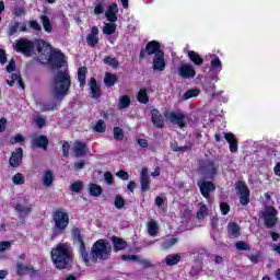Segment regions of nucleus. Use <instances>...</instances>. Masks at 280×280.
<instances>
[{
    "label": "nucleus",
    "mask_w": 280,
    "mask_h": 280,
    "mask_svg": "<svg viewBox=\"0 0 280 280\" xmlns=\"http://www.w3.org/2000/svg\"><path fill=\"white\" fill-rule=\"evenodd\" d=\"M120 258L122 261H140L137 255H121Z\"/></svg>",
    "instance_id": "nucleus-57"
},
{
    "label": "nucleus",
    "mask_w": 280,
    "mask_h": 280,
    "mask_svg": "<svg viewBox=\"0 0 280 280\" xmlns=\"http://www.w3.org/2000/svg\"><path fill=\"white\" fill-rule=\"evenodd\" d=\"M235 189L240 198V205L243 207L250 205V188H248L246 183L242 180L236 182Z\"/></svg>",
    "instance_id": "nucleus-8"
},
{
    "label": "nucleus",
    "mask_w": 280,
    "mask_h": 280,
    "mask_svg": "<svg viewBox=\"0 0 280 280\" xmlns=\"http://www.w3.org/2000/svg\"><path fill=\"white\" fill-rule=\"evenodd\" d=\"M93 130H94V132H98V133L106 132V122H104V120L100 119L98 121H96Z\"/></svg>",
    "instance_id": "nucleus-41"
},
{
    "label": "nucleus",
    "mask_w": 280,
    "mask_h": 280,
    "mask_svg": "<svg viewBox=\"0 0 280 280\" xmlns=\"http://www.w3.org/2000/svg\"><path fill=\"white\" fill-rule=\"evenodd\" d=\"M83 187H84V184L82 182L78 180V182H74L71 184L70 189H71V191H74V194H80V191H82Z\"/></svg>",
    "instance_id": "nucleus-47"
},
{
    "label": "nucleus",
    "mask_w": 280,
    "mask_h": 280,
    "mask_svg": "<svg viewBox=\"0 0 280 280\" xmlns=\"http://www.w3.org/2000/svg\"><path fill=\"white\" fill-rule=\"evenodd\" d=\"M113 132L115 141H124V129L121 127H114Z\"/></svg>",
    "instance_id": "nucleus-43"
},
{
    "label": "nucleus",
    "mask_w": 280,
    "mask_h": 280,
    "mask_svg": "<svg viewBox=\"0 0 280 280\" xmlns=\"http://www.w3.org/2000/svg\"><path fill=\"white\" fill-rule=\"evenodd\" d=\"M188 58L190 62L195 63L196 67H202L205 65V59L196 50L188 51Z\"/></svg>",
    "instance_id": "nucleus-27"
},
{
    "label": "nucleus",
    "mask_w": 280,
    "mask_h": 280,
    "mask_svg": "<svg viewBox=\"0 0 280 280\" xmlns=\"http://www.w3.org/2000/svg\"><path fill=\"white\" fill-rule=\"evenodd\" d=\"M19 22H15V25L9 26V36H14L19 32Z\"/></svg>",
    "instance_id": "nucleus-64"
},
{
    "label": "nucleus",
    "mask_w": 280,
    "mask_h": 280,
    "mask_svg": "<svg viewBox=\"0 0 280 280\" xmlns=\"http://www.w3.org/2000/svg\"><path fill=\"white\" fill-rule=\"evenodd\" d=\"M205 215H207V206L202 205L197 212V218L198 220H201Z\"/></svg>",
    "instance_id": "nucleus-62"
},
{
    "label": "nucleus",
    "mask_w": 280,
    "mask_h": 280,
    "mask_svg": "<svg viewBox=\"0 0 280 280\" xmlns=\"http://www.w3.org/2000/svg\"><path fill=\"white\" fill-rule=\"evenodd\" d=\"M199 95H200V90H198V88H194V89L187 90L183 94L182 100L184 102H187V100H191V97H198Z\"/></svg>",
    "instance_id": "nucleus-32"
},
{
    "label": "nucleus",
    "mask_w": 280,
    "mask_h": 280,
    "mask_svg": "<svg viewBox=\"0 0 280 280\" xmlns=\"http://www.w3.org/2000/svg\"><path fill=\"white\" fill-rule=\"evenodd\" d=\"M147 228L149 235H151L152 237H155L156 233H159V224L154 220L148 222Z\"/></svg>",
    "instance_id": "nucleus-37"
},
{
    "label": "nucleus",
    "mask_w": 280,
    "mask_h": 280,
    "mask_svg": "<svg viewBox=\"0 0 280 280\" xmlns=\"http://www.w3.org/2000/svg\"><path fill=\"white\" fill-rule=\"evenodd\" d=\"M103 62H104V65H108L113 69H119V60H117V58H115V57L106 56L103 59Z\"/></svg>",
    "instance_id": "nucleus-38"
},
{
    "label": "nucleus",
    "mask_w": 280,
    "mask_h": 280,
    "mask_svg": "<svg viewBox=\"0 0 280 280\" xmlns=\"http://www.w3.org/2000/svg\"><path fill=\"white\" fill-rule=\"evenodd\" d=\"M277 213L278 212L275 207H269L266 209V211L262 212L265 226L267 229H272L273 226H276L278 222Z\"/></svg>",
    "instance_id": "nucleus-10"
},
{
    "label": "nucleus",
    "mask_w": 280,
    "mask_h": 280,
    "mask_svg": "<svg viewBox=\"0 0 280 280\" xmlns=\"http://www.w3.org/2000/svg\"><path fill=\"white\" fill-rule=\"evenodd\" d=\"M12 248V243L10 241L0 242V253H4V250H10Z\"/></svg>",
    "instance_id": "nucleus-56"
},
{
    "label": "nucleus",
    "mask_w": 280,
    "mask_h": 280,
    "mask_svg": "<svg viewBox=\"0 0 280 280\" xmlns=\"http://www.w3.org/2000/svg\"><path fill=\"white\" fill-rule=\"evenodd\" d=\"M118 81H119V77L110 72H106L103 79L105 86H107L108 89H110L114 84H117Z\"/></svg>",
    "instance_id": "nucleus-26"
},
{
    "label": "nucleus",
    "mask_w": 280,
    "mask_h": 280,
    "mask_svg": "<svg viewBox=\"0 0 280 280\" xmlns=\"http://www.w3.org/2000/svg\"><path fill=\"white\" fill-rule=\"evenodd\" d=\"M140 187L141 191H150V175H148V167H143L140 175Z\"/></svg>",
    "instance_id": "nucleus-20"
},
{
    "label": "nucleus",
    "mask_w": 280,
    "mask_h": 280,
    "mask_svg": "<svg viewBox=\"0 0 280 280\" xmlns=\"http://www.w3.org/2000/svg\"><path fill=\"white\" fill-rule=\"evenodd\" d=\"M49 65L52 69H62V65H65V54L58 49L51 50Z\"/></svg>",
    "instance_id": "nucleus-12"
},
{
    "label": "nucleus",
    "mask_w": 280,
    "mask_h": 280,
    "mask_svg": "<svg viewBox=\"0 0 280 280\" xmlns=\"http://www.w3.org/2000/svg\"><path fill=\"white\" fill-rule=\"evenodd\" d=\"M223 137L230 145V152H232V154H235V152H237L238 150L237 138H235V135L229 132V133H224Z\"/></svg>",
    "instance_id": "nucleus-24"
},
{
    "label": "nucleus",
    "mask_w": 280,
    "mask_h": 280,
    "mask_svg": "<svg viewBox=\"0 0 280 280\" xmlns=\"http://www.w3.org/2000/svg\"><path fill=\"white\" fill-rule=\"evenodd\" d=\"M40 21L45 32H47L48 34H51V32H54V26L51 25V20H49V16L42 15Z\"/></svg>",
    "instance_id": "nucleus-33"
},
{
    "label": "nucleus",
    "mask_w": 280,
    "mask_h": 280,
    "mask_svg": "<svg viewBox=\"0 0 280 280\" xmlns=\"http://www.w3.org/2000/svg\"><path fill=\"white\" fill-rule=\"evenodd\" d=\"M57 106V103H45L42 105V113H49V110H55Z\"/></svg>",
    "instance_id": "nucleus-48"
},
{
    "label": "nucleus",
    "mask_w": 280,
    "mask_h": 280,
    "mask_svg": "<svg viewBox=\"0 0 280 280\" xmlns=\"http://www.w3.org/2000/svg\"><path fill=\"white\" fill-rule=\"evenodd\" d=\"M177 71L183 80H191L196 78V69L190 63H183Z\"/></svg>",
    "instance_id": "nucleus-13"
},
{
    "label": "nucleus",
    "mask_w": 280,
    "mask_h": 280,
    "mask_svg": "<svg viewBox=\"0 0 280 280\" xmlns=\"http://www.w3.org/2000/svg\"><path fill=\"white\" fill-rule=\"evenodd\" d=\"M25 141V137L23 135L18 133L10 139L11 145H16V143H23Z\"/></svg>",
    "instance_id": "nucleus-49"
},
{
    "label": "nucleus",
    "mask_w": 280,
    "mask_h": 280,
    "mask_svg": "<svg viewBox=\"0 0 280 280\" xmlns=\"http://www.w3.org/2000/svg\"><path fill=\"white\" fill-rule=\"evenodd\" d=\"M116 176L118 178H120L121 180H128V178H130V175L128 174V172L120 170L116 173Z\"/></svg>",
    "instance_id": "nucleus-60"
},
{
    "label": "nucleus",
    "mask_w": 280,
    "mask_h": 280,
    "mask_svg": "<svg viewBox=\"0 0 280 280\" xmlns=\"http://www.w3.org/2000/svg\"><path fill=\"white\" fill-rule=\"evenodd\" d=\"M167 67V63L165 62V52H158L153 57V66L152 69L153 71H165V68Z\"/></svg>",
    "instance_id": "nucleus-15"
},
{
    "label": "nucleus",
    "mask_w": 280,
    "mask_h": 280,
    "mask_svg": "<svg viewBox=\"0 0 280 280\" xmlns=\"http://www.w3.org/2000/svg\"><path fill=\"white\" fill-rule=\"evenodd\" d=\"M179 262H180V254L167 255L165 257L166 266H176Z\"/></svg>",
    "instance_id": "nucleus-36"
},
{
    "label": "nucleus",
    "mask_w": 280,
    "mask_h": 280,
    "mask_svg": "<svg viewBox=\"0 0 280 280\" xmlns=\"http://www.w3.org/2000/svg\"><path fill=\"white\" fill-rule=\"evenodd\" d=\"M90 91L91 95L94 100H100L102 97V90L100 89V84H97V80L95 77L90 79Z\"/></svg>",
    "instance_id": "nucleus-23"
},
{
    "label": "nucleus",
    "mask_w": 280,
    "mask_h": 280,
    "mask_svg": "<svg viewBox=\"0 0 280 280\" xmlns=\"http://www.w3.org/2000/svg\"><path fill=\"white\" fill-rule=\"evenodd\" d=\"M71 150V144L68 141H63L62 144V154L66 159H69V151Z\"/></svg>",
    "instance_id": "nucleus-54"
},
{
    "label": "nucleus",
    "mask_w": 280,
    "mask_h": 280,
    "mask_svg": "<svg viewBox=\"0 0 280 280\" xmlns=\"http://www.w3.org/2000/svg\"><path fill=\"white\" fill-rule=\"evenodd\" d=\"M34 45L36 47L37 54H43V49H45V45H47V43L43 39H37Z\"/></svg>",
    "instance_id": "nucleus-51"
},
{
    "label": "nucleus",
    "mask_w": 280,
    "mask_h": 280,
    "mask_svg": "<svg viewBox=\"0 0 280 280\" xmlns=\"http://www.w3.org/2000/svg\"><path fill=\"white\" fill-rule=\"evenodd\" d=\"M16 80H19V73H12L11 80H7V84L9 86H14V84L16 83Z\"/></svg>",
    "instance_id": "nucleus-63"
},
{
    "label": "nucleus",
    "mask_w": 280,
    "mask_h": 280,
    "mask_svg": "<svg viewBox=\"0 0 280 280\" xmlns=\"http://www.w3.org/2000/svg\"><path fill=\"white\" fill-rule=\"evenodd\" d=\"M137 100L140 104H149L150 102V96H148V90L145 89H140L138 94H137Z\"/></svg>",
    "instance_id": "nucleus-34"
},
{
    "label": "nucleus",
    "mask_w": 280,
    "mask_h": 280,
    "mask_svg": "<svg viewBox=\"0 0 280 280\" xmlns=\"http://www.w3.org/2000/svg\"><path fill=\"white\" fill-rule=\"evenodd\" d=\"M165 118L175 124L178 128H185L187 126V117L183 113L170 112L165 114Z\"/></svg>",
    "instance_id": "nucleus-11"
},
{
    "label": "nucleus",
    "mask_w": 280,
    "mask_h": 280,
    "mask_svg": "<svg viewBox=\"0 0 280 280\" xmlns=\"http://www.w3.org/2000/svg\"><path fill=\"white\" fill-rule=\"evenodd\" d=\"M89 47H97L100 43V28L97 26L91 27V33L86 36Z\"/></svg>",
    "instance_id": "nucleus-18"
},
{
    "label": "nucleus",
    "mask_w": 280,
    "mask_h": 280,
    "mask_svg": "<svg viewBox=\"0 0 280 280\" xmlns=\"http://www.w3.org/2000/svg\"><path fill=\"white\" fill-rule=\"evenodd\" d=\"M28 27L31 28V30H34L35 32H40L43 28L40 27V24H38V22L37 21H30L28 22Z\"/></svg>",
    "instance_id": "nucleus-58"
},
{
    "label": "nucleus",
    "mask_w": 280,
    "mask_h": 280,
    "mask_svg": "<svg viewBox=\"0 0 280 280\" xmlns=\"http://www.w3.org/2000/svg\"><path fill=\"white\" fill-rule=\"evenodd\" d=\"M72 240L74 244H79L80 257L85 266H89L91 261L92 264H97V261H108L113 255V246H110V242L106 238H100L94 242L89 254L80 228H72Z\"/></svg>",
    "instance_id": "nucleus-1"
},
{
    "label": "nucleus",
    "mask_w": 280,
    "mask_h": 280,
    "mask_svg": "<svg viewBox=\"0 0 280 280\" xmlns=\"http://www.w3.org/2000/svg\"><path fill=\"white\" fill-rule=\"evenodd\" d=\"M9 164L11 167H21V165H23V148H16L15 151L11 153Z\"/></svg>",
    "instance_id": "nucleus-14"
},
{
    "label": "nucleus",
    "mask_w": 280,
    "mask_h": 280,
    "mask_svg": "<svg viewBox=\"0 0 280 280\" xmlns=\"http://www.w3.org/2000/svg\"><path fill=\"white\" fill-rule=\"evenodd\" d=\"M172 150L173 152H187V150H191V147L189 145H184V147H178V144H172Z\"/></svg>",
    "instance_id": "nucleus-55"
},
{
    "label": "nucleus",
    "mask_w": 280,
    "mask_h": 280,
    "mask_svg": "<svg viewBox=\"0 0 280 280\" xmlns=\"http://www.w3.org/2000/svg\"><path fill=\"white\" fill-rule=\"evenodd\" d=\"M51 217L54 222L51 240H56V237L63 235L69 226V212L65 208H57Z\"/></svg>",
    "instance_id": "nucleus-3"
},
{
    "label": "nucleus",
    "mask_w": 280,
    "mask_h": 280,
    "mask_svg": "<svg viewBox=\"0 0 280 280\" xmlns=\"http://www.w3.org/2000/svg\"><path fill=\"white\" fill-rule=\"evenodd\" d=\"M177 242H178V238L173 237V238L166 240L163 243V246H164V248H172V246H174V244H176Z\"/></svg>",
    "instance_id": "nucleus-59"
},
{
    "label": "nucleus",
    "mask_w": 280,
    "mask_h": 280,
    "mask_svg": "<svg viewBox=\"0 0 280 280\" xmlns=\"http://www.w3.org/2000/svg\"><path fill=\"white\" fill-rule=\"evenodd\" d=\"M151 121L155 128H163L165 126V120H163V115L159 109H151Z\"/></svg>",
    "instance_id": "nucleus-21"
},
{
    "label": "nucleus",
    "mask_w": 280,
    "mask_h": 280,
    "mask_svg": "<svg viewBox=\"0 0 280 280\" xmlns=\"http://www.w3.org/2000/svg\"><path fill=\"white\" fill-rule=\"evenodd\" d=\"M117 14H119V7L117 2H113L107 7L105 16L109 23H117Z\"/></svg>",
    "instance_id": "nucleus-17"
},
{
    "label": "nucleus",
    "mask_w": 280,
    "mask_h": 280,
    "mask_svg": "<svg viewBox=\"0 0 280 280\" xmlns=\"http://www.w3.org/2000/svg\"><path fill=\"white\" fill-rule=\"evenodd\" d=\"M237 250H250V245L244 241H238L235 244Z\"/></svg>",
    "instance_id": "nucleus-50"
},
{
    "label": "nucleus",
    "mask_w": 280,
    "mask_h": 280,
    "mask_svg": "<svg viewBox=\"0 0 280 280\" xmlns=\"http://www.w3.org/2000/svg\"><path fill=\"white\" fill-rule=\"evenodd\" d=\"M117 30V25H115V22H110L109 24H106L103 28V33L107 36H110L112 34H115Z\"/></svg>",
    "instance_id": "nucleus-40"
},
{
    "label": "nucleus",
    "mask_w": 280,
    "mask_h": 280,
    "mask_svg": "<svg viewBox=\"0 0 280 280\" xmlns=\"http://www.w3.org/2000/svg\"><path fill=\"white\" fill-rule=\"evenodd\" d=\"M105 182L107 185H115V179H113V173L112 172H106L104 174Z\"/></svg>",
    "instance_id": "nucleus-61"
},
{
    "label": "nucleus",
    "mask_w": 280,
    "mask_h": 280,
    "mask_svg": "<svg viewBox=\"0 0 280 280\" xmlns=\"http://www.w3.org/2000/svg\"><path fill=\"white\" fill-rule=\"evenodd\" d=\"M27 272H36L34 267L32 266H25L23 262H18L16 265V273L19 277L25 276Z\"/></svg>",
    "instance_id": "nucleus-29"
},
{
    "label": "nucleus",
    "mask_w": 280,
    "mask_h": 280,
    "mask_svg": "<svg viewBox=\"0 0 280 280\" xmlns=\"http://www.w3.org/2000/svg\"><path fill=\"white\" fill-rule=\"evenodd\" d=\"M156 54H163V50L161 49V43L158 40H151L147 43L144 48H141L139 58L140 60H145L148 56H156Z\"/></svg>",
    "instance_id": "nucleus-7"
},
{
    "label": "nucleus",
    "mask_w": 280,
    "mask_h": 280,
    "mask_svg": "<svg viewBox=\"0 0 280 280\" xmlns=\"http://www.w3.org/2000/svg\"><path fill=\"white\" fill-rule=\"evenodd\" d=\"M210 65L213 69H222V61L218 56H214V58L210 61Z\"/></svg>",
    "instance_id": "nucleus-52"
},
{
    "label": "nucleus",
    "mask_w": 280,
    "mask_h": 280,
    "mask_svg": "<svg viewBox=\"0 0 280 280\" xmlns=\"http://www.w3.org/2000/svg\"><path fill=\"white\" fill-rule=\"evenodd\" d=\"M97 3L94 7V14H96V16H100V14H104V5H106V3H108L106 0H96Z\"/></svg>",
    "instance_id": "nucleus-39"
},
{
    "label": "nucleus",
    "mask_w": 280,
    "mask_h": 280,
    "mask_svg": "<svg viewBox=\"0 0 280 280\" xmlns=\"http://www.w3.org/2000/svg\"><path fill=\"white\" fill-rule=\"evenodd\" d=\"M86 73H89L86 67H80L78 69V80L80 82V89H84V86H86Z\"/></svg>",
    "instance_id": "nucleus-30"
},
{
    "label": "nucleus",
    "mask_w": 280,
    "mask_h": 280,
    "mask_svg": "<svg viewBox=\"0 0 280 280\" xmlns=\"http://www.w3.org/2000/svg\"><path fill=\"white\" fill-rule=\"evenodd\" d=\"M228 233L232 237L237 238L240 237V235H242V229L240 228V224H237L236 222H230L228 224Z\"/></svg>",
    "instance_id": "nucleus-25"
},
{
    "label": "nucleus",
    "mask_w": 280,
    "mask_h": 280,
    "mask_svg": "<svg viewBox=\"0 0 280 280\" xmlns=\"http://www.w3.org/2000/svg\"><path fill=\"white\" fill-rule=\"evenodd\" d=\"M32 148H40L42 150H47L49 148V138L45 135L36 136L32 139Z\"/></svg>",
    "instance_id": "nucleus-16"
},
{
    "label": "nucleus",
    "mask_w": 280,
    "mask_h": 280,
    "mask_svg": "<svg viewBox=\"0 0 280 280\" xmlns=\"http://www.w3.org/2000/svg\"><path fill=\"white\" fill-rule=\"evenodd\" d=\"M112 244L114 253H119V250H126L128 248V242L119 236H112Z\"/></svg>",
    "instance_id": "nucleus-22"
},
{
    "label": "nucleus",
    "mask_w": 280,
    "mask_h": 280,
    "mask_svg": "<svg viewBox=\"0 0 280 280\" xmlns=\"http://www.w3.org/2000/svg\"><path fill=\"white\" fill-rule=\"evenodd\" d=\"M128 106H130V96L128 95L120 96L118 108L124 109V108H128Z\"/></svg>",
    "instance_id": "nucleus-42"
},
{
    "label": "nucleus",
    "mask_w": 280,
    "mask_h": 280,
    "mask_svg": "<svg viewBox=\"0 0 280 280\" xmlns=\"http://www.w3.org/2000/svg\"><path fill=\"white\" fill-rule=\"evenodd\" d=\"M14 49L18 54H23L26 58H32L36 49V45L32 39L21 38L15 40Z\"/></svg>",
    "instance_id": "nucleus-5"
},
{
    "label": "nucleus",
    "mask_w": 280,
    "mask_h": 280,
    "mask_svg": "<svg viewBox=\"0 0 280 280\" xmlns=\"http://www.w3.org/2000/svg\"><path fill=\"white\" fill-rule=\"evenodd\" d=\"M43 185L44 187H51V185H54V171H45L43 176Z\"/></svg>",
    "instance_id": "nucleus-31"
},
{
    "label": "nucleus",
    "mask_w": 280,
    "mask_h": 280,
    "mask_svg": "<svg viewBox=\"0 0 280 280\" xmlns=\"http://www.w3.org/2000/svg\"><path fill=\"white\" fill-rule=\"evenodd\" d=\"M102 191H103L102 186L93 183L89 185L90 196H94L95 198H97L98 196H102Z\"/></svg>",
    "instance_id": "nucleus-35"
},
{
    "label": "nucleus",
    "mask_w": 280,
    "mask_h": 280,
    "mask_svg": "<svg viewBox=\"0 0 280 280\" xmlns=\"http://www.w3.org/2000/svg\"><path fill=\"white\" fill-rule=\"evenodd\" d=\"M218 167L214 161L208 160L199 167V172L205 180H213L218 176Z\"/></svg>",
    "instance_id": "nucleus-6"
},
{
    "label": "nucleus",
    "mask_w": 280,
    "mask_h": 280,
    "mask_svg": "<svg viewBox=\"0 0 280 280\" xmlns=\"http://www.w3.org/2000/svg\"><path fill=\"white\" fill-rule=\"evenodd\" d=\"M74 156L80 159V156H86L89 152V145L85 142L77 140L73 147Z\"/></svg>",
    "instance_id": "nucleus-19"
},
{
    "label": "nucleus",
    "mask_w": 280,
    "mask_h": 280,
    "mask_svg": "<svg viewBox=\"0 0 280 280\" xmlns=\"http://www.w3.org/2000/svg\"><path fill=\"white\" fill-rule=\"evenodd\" d=\"M54 96L56 100H65L71 89V77L69 72L59 70L54 77Z\"/></svg>",
    "instance_id": "nucleus-4"
},
{
    "label": "nucleus",
    "mask_w": 280,
    "mask_h": 280,
    "mask_svg": "<svg viewBox=\"0 0 280 280\" xmlns=\"http://www.w3.org/2000/svg\"><path fill=\"white\" fill-rule=\"evenodd\" d=\"M33 205L23 207V205L18 203L14 206V209L16 212H19L20 218H27V215H30V213H32V209H33Z\"/></svg>",
    "instance_id": "nucleus-28"
},
{
    "label": "nucleus",
    "mask_w": 280,
    "mask_h": 280,
    "mask_svg": "<svg viewBox=\"0 0 280 280\" xmlns=\"http://www.w3.org/2000/svg\"><path fill=\"white\" fill-rule=\"evenodd\" d=\"M197 186L199 187L201 196L208 201L211 200V191H215V184L211 180L199 179Z\"/></svg>",
    "instance_id": "nucleus-9"
},
{
    "label": "nucleus",
    "mask_w": 280,
    "mask_h": 280,
    "mask_svg": "<svg viewBox=\"0 0 280 280\" xmlns=\"http://www.w3.org/2000/svg\"><path fill=\"white\" fill-rule=\"evenodd\" d=\"M50 257L57 270H71L73 268V255L65 243L57 244L51 249Z\"/></svg>",
    "instance_id": "nucleus-2"
},
{
    "label": "nucleus",
    "mask_w": 280,
    "mask_h": 280,
    "mask_svg": "<svg viewBox=\"0 0 280 280\" xmlns=\"http://www.w3.org/2000/svg\"><path fill=\"white\" fill-rule=\"evenodd\" d=\"M180 218L182 220H189L191 218V210L188 206H182Z\"/></svg>",
    "instance_id": "nucleus-44"
},
{
    "label": "nucleus",
    "mask_w": 280,
    "mask_h": 280,
    "mask_svg": "<svg viewBox=\"0 0 280 280\" xmlns=\"http://www.w3.org/2000/svg\"><path fill=\"white\" fill-rule=\"evenodd\" d=\"M114 205L116 209H124V207H126V200L124 199V197H121V195H117L114 200Z\"/></svg>",
    "instance_id": "nucleus-46"
},
{
    "label": "nucleus",
    "mask_w": 280,
    "mask_h": 280,
    "mask_svg": "<svg viewBox=\"0 0 280 280\" xmlns=\"http://www.w3.org/2000/svg\"><path fill=\"white\" fill-rule=\"evenodd\" d=\"M12 180L13 185H25V176H23L21 173L13 175Z\"/></svg>",
    "instance_id": "nucleus-45"
},
{
    "label": "nucleus",
    "mask_w": 280,
    "mask_h": 280,
    "mask_svg": "<svg viewBox=\"0 0 280 280\" xmlns=\"http://www.w3.org/2000/svg\"><path fill=\"white\" fill-rule=\"evenodd\" d=\"M220 211H221L222 215H229V213L231 211V206H229V203H226V202H221Z\"/></svg>",
    "instance_id": "nucleus-53"
}]
</instances>
